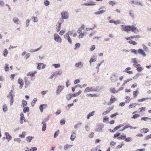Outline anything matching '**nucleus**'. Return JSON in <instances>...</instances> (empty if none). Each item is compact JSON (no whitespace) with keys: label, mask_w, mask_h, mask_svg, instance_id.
<instances>
[{"label":"nucleus","mask_w":151,"mask_h":151,"mask_svg":"<svg viewBox=\"0 0 151 151\" xmlns=\"http://www.w3.org/2000/svg\"><path fill=\"white\" fill-rule=\"evenodd\" d=\"M7 110V107L6 104L4 105L3 106V110L4 112H6Z\"/></svg>","instance_id":"ea45409f"},{"label":"nucleus","mask_w":151,"mask_h":151,"mask_svg":"<svg viewBox=\"0 0 151 151\" xmlns=\"http://www.w3.org/2000/svg\"><path fill=\"white\" fill-rule=\"evenodd\" d=\"M105 12L106 10H102L95 12L94 14L96 15L101 14L104 13Z\"/></svg>","instance_id":"b1692460"},{"label":"nucleus","mask_w":151,"mask_h":151,"mask_svg":"<svg viewBox=\"0 0 151 151\" xmlns=\"http://www.w3.org/2000/svg\"><path fill=\"white\" fill-rule=\"evenodd\" d=\"M82 124V123L80 122H79L78 123L76 124L74 127V128L75 129H77L78 128L79 126L81 125Z\"/></svg>","instance_id":"c85d7f7f"},{"label":"nucleus","mask_w":151,"mask_h":151,"mask_svg":"<svg viewBox=\"0 0 151 151\" xmlns=\"http://www.w3.org/2000/svg\"><path fill=\"white\" fill-rule=\"evenodd\" d=\"M139 115L138 114H135L133 116L132 118L133 119H135L139 117Z\"/></svg>","instance_id":"e2e57ef3"},{"label":"nucleus","mask_w":151,"mask_h":151,"mask_svg":"<svg viewBox=\"0 0 151 151\" xmlns=\"http://www.w3.org/2000/svg\"><path fill=\"white\" fill-rule=\"evenodd\" d=\"M123 126L124 125H123L121 124L119 126H117L114 128V130L116 131L119 129L121 127H123Z\"/></svg>","instance_id":"72a5a7b5"},{"label":"nucleus","mask_w":151,"mask_h":151,"mask_svg":"<svg viewBox=\"0 0 151 151\" xmlns=\"http://www.w3.org/2000/svg\"><path fill=\"white\" fill-rule=\"evenodd\" d=\"M129 3L134 4L135 5H142V3L140 2L139 0H132L129 1Z\"/></svg>","instance_id":"20e7f679"},{"label":"nucleus","mask_w":151,"mask_h":151,"mask_svg":"<svg viewBox=\"0 0 151 151\" xmlns=\"http://www.w3.org/2000/svg\"><path fill=\"white\" fill-rule=\"evenodd\" d=\"M64 37L65 39L68 40V42L71 45L72 44V40L69 36L68 33H66L64 36Z\"/></svg>","instance_id":"423d86ee"},{"label":"nucleus","mask_w":151,"mask_h":151,"mask_svg":"<svg viewBox=\"0 0 151 151\" xmlns=\"http://www.w3.org/2000/svg\"><path fill=\"white\" fill-rule=\"evenodd\" d=\"M52 66H54L55 68H57L60 67V65L59 63L54 64L52 65Z\"/></svg>","instance_id":"37998d69"},{"label":"nucleus","mask_w":151,"mask_h":151,"mask_svg":"<svg viewBox=\"0 0 151 151\" xmlns=\"http://www.w3.org/2000/svg\"><path fill=\"white\" fill-rule=\"evenodd\" d=\"M130 51L132 52L135 54H137L138 52V51L135 49H130Z\"/></svg>","instance_id":"e433bc0d"},{"label":"nucleus","mask_w":151,"mask_h":151,"mask_svg":"<svg viewBox=\"0 0 151 151\" xmlns=\"http://www.w3.org/2000/svg\"><path fill=\"white\" fill-rule=\"evenodd\" d=\"M53 39L56 42L61 43L62 42V39L57 34H55L54 35Z\"/></svg>","instance_id":"f03ea898"},{"label":"nucleus","mask_w":151,"mask_h":151,"mask_svg":"<svg viewBox=\"0 0 151 151\" xmlns=\"http://www.w3.org/2000/svg\"><path fill=\"white\" fill-rule=\"evenodd\" d=\"M125 99H126L125 101V103H129L130 100V97L128 96H127L125 97Z\"/></svg>","instance_id":"a19ab883"},{"label":"nucleus","mask_w":151,"mask_h":151,"mask_svg":"<svg viewBox=\"0 0 151 151\" xmlns=\"http://www.w3.org/2000/svg\"><path fill=\"white\" fill-rule=\"evenodd\" d=\"M8 64H5V70L6 71H8L9 70V67H8Z\"/></svg>","instance_id":"864d4df0"},{"label":"nucleus","mask_w":151,"mask_h":151,"mask_svg":"<svg viewBox=\"0 0 151 151\" xmlns=\"http://www.w3.org/2000/svg\"><path fill=\"white\" fill-rule=\"evenodd\" d=\"M110 91L113 93H116L118 92V91H116L114 88L111 89Z\"/></svg>","instance_id":"338daca9"},{"label":"nucleus","mask_w":151,"mask_h":151,"mask_svg":"<svg viewBox=\"0 0 151 151\" xmlns=\"http://www.w3.org/2000/svg\"><path fill=\"white\" fill-rule=\"evenodd\" d=\"M80 46V43H76L75 45V48H74V49L76 50L78 48H79Z\"/></svg>","instance_id":"3c124183"},{"label":"nucleus","mask_w":151,"mask_h":151,"mask_svg":"<svg viewBox=\"0 0 151 151\" xmlns=\"http://www.w3.org/2000/svg\"><path fill=\"white\" fill-rule=\"evenodd\" d=\"M44 3L45 6H47L50 4V2L48 0H45L44 1Z\"/></svg>","instance_id":"8fccbe9b"},{"label":"nucleus","mask_w":151,"mask_h":151,"mask_svg":"<svg viewBox=\"0 0 151 151\" xmlns=\"http://www.w3.org/2000/svg\"><path fill=\"white\" fill-rule=\"evenodd\" d=\"M61 17L60 18H62L63 20V19H67L69 17L68 12L66 11H63L61 13Z\"/></svg>","instance_id":"f257e3e1"},{"label":"nucleus","mask_w":151,"mask_h":151,"mask_svg":"<svg viewBox=\"0 0 151 151\" xmlns=\"http://www.w3.org/2000/svg\"><path fill=\"white\" fill-rule=\"evenodd\" d=\"M128 42L130 44H132L134 45H135L137 44V43L136 42L132 40L129 41Z\"/></svg>","instance_id":"4c0bfd02"},{"label":"nucleus","mask_w":151,"mask_h":151,"mask_svg":"<svg viewBox=\"0 0 151 151\" xmlns=\"http://www.w3.org/2000/svg\"><path fill=\"white\" fill-rule=\"evenodd\" d=\"M130 31H131L132 32L135 33H137V32H139V31L137 29V27L134 26V25H132V26L130 25Z\"/></svg>","instance_id":"0eeeda50"},{"label":"nucleus","mask_w":151,"mask_h":151,"mask_svg":"<svg viewBox=\"0 0 151 151\" xmlns=\"http://www.w3.org/2000/svg\"><path fill=\"white\" fill-rule=\"evenodd\" d=\"M32 18L33 19V21L34 22H37L38 21V19L37 17H32Z\"/></svg>","instance_id":"09e8293b"},{"label":"nucleus","mask_w":151,"mask_h":151,"mask_svg":"<svg viewBox=\"0 0 151 151\" xmlns=\"http://www.w3.org/2000/svg\"><path fill=\"white\" fill-rule=\"evenodd\" d=\"M59 133V130H58L57 131L55 132L54 133V137L56 138L57 136L58 135Z\"/></svg>","instance_id":"58836bf2"},{"label":"nucleus","mask_w":151,"mask_h":151,"mask_svg":"<svg viewBox=\"0 0 151 151\" xmlns=\"http://www.w3.org/2000/svg\"><path fill=\"white\" fill-rule=\"evenodd\" d=\"M8 53L7 50L5 49L3 51V55L5 57H6Z\"/></svg>","instance_id":"cd10ccee"},{"label":"nucleus","mask_w":151,"mask_h":151,"mask_svg":"<svg viewBox=\"0 0 151 151\" xmlns=\"http://www.w3.org/2000/svg\"><path fill=\"white\" fill-rule=\"evenodd\" d=\"M110 80L112 82H115L117 80V76H116L115 75H114L110 77Z\"/></svg>","instance_id":"f8f14e48"},{"label":"nucleus","mask_w":151,"mask_h":151,"mask_svg":"<svg viewBox=\"0 0 151 151\" xmlns=\"http://www.w3.org/2000/svg\"><path fill=\"white\" fill-rule=\"evenodd\" d=\"M109 3L110 5H111L112 6H113V4H116V2L112 1H110L109 2Z\"/></svg>","instance_id":"774afa93"},{"label":"nucleus","mask_w":151,"mask_h":151,"mask_svg":"<svg viewBox=\"0 0 151 151\" xmlns=\"http://www.w3.org/2000/svg\"><path fill=\"white\" fill-rule=\"evenodd\" d=\"M30 19H27L26 21V26L27 27L29 26V23L30 22Z\"/></svg>","instance_id":"c03bdc74"},{"label":"nucleus","mask_w":151,"mask_h":151,"mask_svg":"<svg viewBox=\"0 0 151 151\" xmlns=\"http://www.w3.org/2000/svg\"><path fill=\"white\" fill-rule=\"evenodd\" d=\"M27 75L28 76H30L31 77L34 76V73H33L32 72H29V73L27 74Z\"/></svg>","instance_id":"bf43d9fd"},{"label":"nucleus","mask_w":151,"mask_h":151,"mask_svg":"<svg viewBox=\"0 0 151 151\" xmlns=\"http://www.w3.org/2000/svg\"><path fill=\"white\" fill-rule=\"evenodd\" d=\"M104 127V125L103 124H101L97 126V128L96 129V132H102V129Z\"/></svg>","instance_id":"6e6552de"},{"label":"nucleus","mask_w":151,"mask_h":151,"mask_svg":"<svg viewBox=\"0 0 151 151\" xmlns=\"http://www.w3.org/2000/svg\"><path fill=\"white\" fill-rule=\"evenodd\" d=\"M26 133L24 132H23L22 134H19V137L22 138H24L25 137V135H26Z\"/></svg>","instance_id":"f704fd0d"},{"label":"nucleus","mask_w":151,"mask_h":151,"mask_svg":"<svg viewBox=\"0 0 151 151\" xmlns=\"http://www.w3.org/2000/svg\"><path fill=\"white\" fill-rule=\"evenodd\" d=\"M22 104L23 106H27V101L23 100L22 101Z\"/></svg>","instance_id":"6e6d98bb"},{"label":"nucleus","mask_w":151,"mask_h":151,"mask_svg":"<svg viewBox=\"0 0 151 151\" xmlns=\"http://www.w3.org/2000/svg\"><path fill=\"white\" fill-rule=\"evenodd\" d=\"M29 108L28 107H25L23 109V111L25 113L26 112H29Z\"/></svg>","instance_id":"2f4dec72"},{"label":"nucleus","mask_w":151,"mask_h":151,"mask_svg":"<svg viewBox=\"0 0 151 151\" xmlns=\"http://www.w3.org/2000/svg\"><path fill=\"white\" fill-rule=\"evenodd\" d=\"M34 138V137L32 136H28L25 139V140L28 142H30L32 139Z\"/></svg>","instance_id":"5701e85b"},{"label":"nucleus","mask_w":151,"mask_h":151,"mask_svg":"<svg viewBox=\"0 0 151 151\" xmlns=\"http://www.w3.org/2000/svg\"><path fill=\"white\" fill-rule=\"evenodd\" d=\"M47 105L45 104H41L39 107V109L41 112L42 113L43 111V106H47Z\"/></svg>","instance_id":"393cba45"},{"label":"nucleus","mask_w":151,"mask_h":151,"mask_svg":"<svg viewBox=\"0 0 151 151\" xmlns=\"http://www.w3.org/2000/svg\"><path fill=\"white\" fill-rule=\"evenodd\" d=\"M83 63L81 62H79L75 64V66L80 68H81L83 65Z\"/></svg>","instance_id":"ddd939ff"},{"label":"nucleus","mask_w":151,"mask_h":151,"mask_svg":"<svg viewBox=\"0 0 151 151\" xmlns=\"http://www.w3.org/2000/svg\"><path fill=\"white\" fill-rule=\"evenodd\" d=\"M95 59V56L94 55H93L91 58V59H90V60L89 61V62L90 63L91 65L92 62L96 61V60Z\"/></svg>","instance_id":"bb28decb"},{"label":"nucleus","mask_w":151,"mask_h":151,"mask_svg":"<svg viewBox=\"0 0 151 151\" xmlns=\"http://www.w3.org/2000/svg\"><path fill=\"white\" fill-rule=\"evenodd\" d=\"M121 26L122 27V31L125 32H128L130 31V25H121Z\"/></svg>","instance_id":"7ed1b4c3"},{"label":"nucleus","mask_w":151,"mask_h":151,"mask_svg":"<svg viewBox=\"0 0 151 151\" xmlns=\"http://www.w3.org/2000/svg\"><path fill=\"white\" fill-rule=\"evenodd\" d=\"M137 105V104L136 103L132 104H130L129 105V108H132L133 107V106L134 107Z\"/></svg>","instance_id":"de8ad7c7"},{"label":"nucleus","mask_w":151,"mask_h":151,"mask_svg":"<svg viewBox=\"0 0 151 151\" xmlns=\"http://www.w3.org/2000/svg\"><path fill=\"white\" fill-rule=\"evenodd\" d=\"M13 20L14 22L17 24H21L22 23L16 17H14Z\"/></svg>","instance_id":"9b49d317"},{"label":"nucleus","mask_w":151,"mask_h":151,"mask_svg":"<svg viewBox=\"0 0 151 151\" xmlns=\"http://www.w3.org/2000/svg\"><path fill=\"white\" fill-rule=\"evenodd\" d=\"M24 81L26 85H29L30 83L29 81L26 78H24Z\"/></svg>","instance_id":"052dcab7"},{"label":"nucleus","mask_w":151,"mask_h":151,"mask_svg":"<svg viewBox=\"0 0 151 151\" xmlns=\"http://www.w3.org/2000/svg\"><path fill=\"white\" fill-rule=\"evenodd\" d=\"M151 119L150 118H148L147 117H142L141 118V120H143L145 121H147V119Z\"/></svg>","instance_id":"680f3d73"},{"label":"nucleus","mask_w":151,"mask_h":151,"mask_svg":"<svg viewBox=\"0 0 151 151\" xmlns=\"http://www.w3.org/2000/svg\"><path fill=\"white\" fill-rule=\"evenodd\" d=\"M95 46L94 45H93L91 46V47L90 48V50L91 51H92L95 49Z\"/></svg>","instance_id":"0e129e2a"},{"label":"nucleus","mask_w":151,"mask_h":151,"mask_svg":"<svg viewBox=\"0 0 151 151\" xmlns=\"http://www.w3.org/2000/svg\"><path fill=\"white\" fill-rule=\"evenodd\" d=\"M5 135L6 136V138L7 139H10L12 137L10 136L8 133L6 132L5 133Z\"/></svg>","instance_id":"c756f323"},{"label":"nucleus","mask_w":151,"mask_h":151,"mask_svg":"<svg viewBox=\"0 0 151 151\" xmlns=\"http://www.w3.org/2000/svg\"><path fill=\"white\" fill-rule=\"evenodd\" d=\"M14 97L12 96L11 98H10V105L12 106V105L13 102H14Z\"/></svg>","instance_id":"13d9d810"},{"label":"nucleus","mask_w":151,"mask_h":151,"mask_svg":"<svg viewBox=\"0 0 151 151\" xmlns=\"http://www.w3.org/2000/svg\"><path fill=\"white\" fill-rule=\"evenodd\" d=\"M129 15L130 16V17H132L133 19H134V13H133L131 12V10H130L129 11Z\"/></svg>","instance_id":"c9c22d12"},{"label":"nucleus","mask_w":151,"mask_h":151,"mask_svg":"<svg viewBox=\"0 0 151 151\" xmlns=\"http://www.w3.org/2000/svg\"><path fill=\"white\" fill-rule=\"evenodd\" d=\"M42 123L43 124L42 128V131H44L45 130L46 128V123H45V122L44 121H42Z\"/></svg>","instance_id":"6ab92c4d"},{"label":"nucleus","mask_w":151,"mask_h":151,"mask_svg":"<svg viewBox=\"0 0 151 151\" xmlns=\"http://www.w3.org/2000/svg\"><path fill=\"white\" fill-rule=\"evenodd\" d=\"M76 137V134H75V132H73L72 133V134L71 135L70 139L71 140L73 141L75 139Z\"/></svg>","instance_id":"aec40b11"},{"label":"nucleus","mask_w":151,"mask_h":151,"mask_svg":"<svg viewBox=\"0 0 151 151\" xmlns=\"http://www.w3.org/2000/svg\"><path fill=\"white\" fill-rule=\"evenodd\" d=\"M72 98V94H68L66 97V99L67 100H69Z\"/></svg>","instance_id":"49530a36"},{"label":"nucleus","mask_w":151,"mask_h":151,"mask_svg":"<svg viewBox=\"0 0 151 151\" xmlns=\"http://www.w3.org/2000/svg\"><path fill=\"white\" fill-rule=\"evenodd\" d=\"M131 69V68L130 67H128L126 68L125 69L124 71L126 72L127 73H128L130 74H132L133 73L132 71H129V70Z\"/></svg>","instance_id":"412c9836"},{"label":"nucleus","mask_w":151,"mask_h":151,"mask_svg":"<svg viewBox=\"0 0 151 151\" xmlns=\"http://www.w3.org/2000/svg\"><path fill=\"white\" fill-rule=\"evenodd\" d=\"M125 141L127 142H131L132 141V138L131 137L126 138L125 139Z\"/></svg>","instance_id":"7c9ffc66"},{"label":"nucleus","mask_w":151,"mask_h":151,"mask_svg":"<svg viewBox=\"0 0 151 151\" xmlns=\"http://www.w3.org/2000/svg\"><path fill=\"white\" fill-rule=\"evenodd\" d=\"M138 53L143 57H145L146 55V54L144 51L142 49H139L138 50Z\"/></svg>","instance_id":"9d476101"},{"label":"nucleus","mask_w":151,"mask_h":151,"mask_svg":"<svg viewBox=\"0 0 151 151\" xmlns=\"http://www.w3.org/2000/svg\"><path fill=\"white\" fill-rule=\"evenodd\" d=\"M37 150V148L36 147H32L29 150V151H36Z\"/></svg>","instance_id":"69168bd1"},{"label":"nucleus","mask_w":151,"mask_h":151,"mask_svg":"<svg viewBox=\"0 0 151 151\" xmlns=\"http://www.w3.org/2000/svg\"><path fill=\"white\" fill-rule=\"evenodd\" d=\"M90 91H97V89L96 88H95L93 87H91L89 88Z\"/></svg>","instance_id":"4d7b16f0"},{"label":"nucleus","mask_w":151,"mask_h":151,"mask_svg":"<svg viewBox=\"0 0 151 151\" xmlns=\"http://www.w3.org/2000/svg\"><path fill=\"white\" fill-rule=\"evenodd\" d=\"M64 88V86H58L57 89L56 94L58 95L60 94V92L63 90Z\"/></svg>","instance_id":"39448f33"},{"label":"nucleus","mask_w":151,"mask_h":151,"mask_svg":"<svg viewBox=\"0 0 151 151\" xmlns=\"http://www.w3.org/2000/svg\"><path fill=\"white\" fill-rule=\"evenodd\" d=\"M86 5H94V3L93 2L91 1L90 3L88 2L87 3H86L84 4Z\"/></svg>","instance_id":"603ef678"},{"label":"nucleus","mask_w":151,"mask_h":151,"mask_svg":"<svg viewBox=\"0 0 151 151\" xmlns=\"http://www.w3.org/2000/svg\"><path fill=\"white\" fill-rule=\"evenodd\" d=\"M109 120V117L107 116H105L104 118L103 119V122H106Z\"/></svg>","instance_id":"5fc2aeb1"},{"label":"nucleus","mask_w":151,"mask_h":151,"mask_svg":"<svg viewBox=\"0 0 151 151\" xmlns=\"http://www.w3.org/2000/svg\"><path fill=\"white\" fill-rule=\"evenodd\" d=\"M115 101H116V99H115V97L114 96H112L110 99V102H109L108 104L111 105Z\"/></svg>","instance_id":"2eb2a0df"},{"label":"nucleus","mask_w":151,"mask_h":151,"mask_svg":"<svg viewBox=\"0 0 151 151\" xmlns=\"http://www.w3.org/2000/svg\"><path fill=\"white\" fill-rule=\"evenodd\" d=\"M64 20L62 18H60L59 21L58 22L56 27L60 28L61 24L63 22Z\"/></svg>","instance_id":"1a4fd4ad"},{"label":"nucleus","mask_w":151,"mask_h":151,"mask_svg":"<svg viewBox=\"0 0 151 151\" xmlns=\"http://www.w3.org/2000/svg\"><path fill=\"white\" fill-rule=\"evenodd\" d=\"M95 111H93L89 113L87 115V119H89L90 117L93 116L95 114Z\"/></svg>","instance_id":"dca6fc26"},{"label":"nucleus","mask_w":151,"mask_h":151,"mask_svg":"<svg viewBox=\"0 0 151 151\" xmlns=\"http://www.w3.org/2000/svg\"><path fill=\"white\" fill-rule=\"evenodd\" d=\"M18 82L19 84L20 85V86L19 87L20 88H21L24 85V83H23L22 82V80L21 79L19 78L18 79Z\"/></svg>","instance_id":"f3484780"},{"label":"nucleus","mask_w":151,"mask_h":151,"mask_svg":"<svg viewBox=\"0 0 151 151\" xmlns=\"http://www.w3.org/2000/svg\"><path fill=\"white\" fill-rule=\"evenodd\" d=\"M144 133H146L148 132V129L146 128H143V129L140 130V132L141 133L144 132Z\"/></svg>","instance_id":"473e14b6"},{"label":"nucleus","mask_w":151,"mask_h":151,"mask_svg":"<svg viewBox=\"0 0 151 151\" xmlns=\"http://www.w3.org/2000/svg\"><path fill=\"white\" fill-rule=\"evenodd\" d=\"M36 64H37L38 65L37 68L38 69L40 70L41 69V65H42V69H43L45 68V66L42 63H37Z\"/></svg>","instance_id":"4468645a"},{"label":"nucleus","mask_w":151,"mask_h":151,"mask_svg":"<svg viewBox=\"0 0 151 151\" xmlns=\"http://www.w3.org/2000/svg\"><path fill=\"white\" fill-rule=\"evenodd\" d=\"M136 68H137V71L139 72L141 71L143 69V68L141 66L140 64L137 65Z\"/></svg>","instance_id":"4be33fe9"},{"label":"nucleus","mask_w":151,"mask_h":151,"mask_svg":"<svg viewBox=\"0 0 151 151\" xmlns=\"http://www.w3.org/2000/svg\"><path fill=\"white\" fill-rule=\"evenodd\" d=\"M148 99L151 100V97H147L145 98H143L141 99H139L138 101L139 102H142Z\"/></svg>","instance_id":"a878e982"},{"label":"nucleus","mask_w":151,"mask_h":151,"mask_svg":"<svg viewBox=\"0 0 151 151\" xmlns=\"http://www.w3.org/2000/svg\"><path fill=\"white\" fill-rule=\"evenodd\" d=\"M25 118L24 117V115L23 114H20V124H22L23 123V120H24V121H25L24 120Z\"/></svg>","instance_id":"a211bd4d"},{"label":"nucleus","mask_w":151,"mask_h":151,"mask_svg":"<svg viewBox=\"0 0 151 151\" xmlns=\"http://www.w3.org/2000/svg\"><path fill=\"white\" fill-rule=\"evenodd\" d=\"M126 135H121L120 137H117V139H125V137H126Z\"/></svg>","instance_id":"a18cd8bd"},{"label":"nucleus","mask_w":151,"mask_h":151,"mask_svg":"<svg viewBox=\"0 0 151 151\" xmlns=\"http://www.w3.org/2000/svg\"><path fill=\"white\" fill-rule=\"evenodd\" d=\"M140 73H137L135 76H134L133 78V79H136L138 78L140 76Z\"/></svg>","instance_id":"79ce46f5"}]
</instances>
